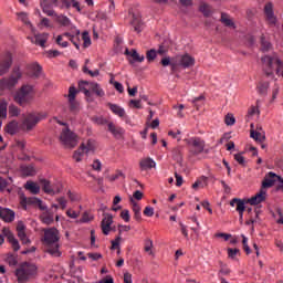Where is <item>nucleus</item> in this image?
<instances>
[{"label":"nucleus","mask_w":283,"mask_h":283,"mask_svg":"<svg viewBox=\"0 0 283 283\" xmlns=\"http://www.w3.org/2000/svg\"><path fill=\"white\" fill-rule=\"evenodd\" d=\"M59 229L50 228L44 231V244L46 245V253L53 255V258H61V251H59Z\"/></svg>","instance_id":"1"},{"label":"nucleus","mask_w":283,"mask_h":283,"mask_svg":"<svg viewBox=\"0 0 283 283\" xmlns=\"http://www.w3.org/2000/svg\"><path fill=\"white\" fill-rule=\"evenodd\" d=\"M22 76L21 67L14 66L9 77L0 80V95H3V92H12L14 87L19 85V81H21Z\"/></svg>","instance_id":"2"},{"label":"nucleus","mask_w":283,"mask_h":283,"mask_svg":"<svg viewBox=\"0 0 283 283\" xmlns=\"http://www.w3.org/2000/svg\"><path fill=\"white\" fill-rule=\"evenodd\" d=\"M39 275V268L30 262H23L15 270V277H18V283L30 282Z\"/></svg>","instance_id":"3"},{"label":"nucleus","mask_w":283,"mask_h":283,"mask_svg":"<svg viewBox=\"0 0 283 283\" xmlns=\"http://www.w3.org/2000/svg\"><path fill=\"white\" fill-rule=\"evenodd\" d=\"M45 116V113H31L25 115L21 124V129H23V132H32Z\"/></svg>","instance_id":"4"},{"label":"nucleus","mask_w":283,"mask_h":283,"mask_svg":"<svg viewBox=\"0 0 283 283\" xmlns=\"http://www.w3.org/2000/svg\"><path fill=\"white\" fill-rule=\"evenodd\" d=\"M60 140L64 147H69L70 149L74 148L75 145H78V136L67 127L62 129Z\"/></svg>","instance_id":"5"},{"label":"nucleus","mask_w":283,"mask_h":283,"mask_svg":"<svg viewBox=\"0 0 283 283\" xmlns=\"http://www.w3.org/2000/svg\"><path fill=\"white\" fill-rule=\"evenodd\" d=\"M20 205L24 211H28V206L32 207L36 205L40 209V211H48V206L43 205V200L36 198V197H25V195L20 196Z\"/></svg>","instance_id":"6"},{"label":"nucleus","mask_w":283,"mask_h":283,"mask_svg":"<svg viewBox=\"0 0 283 283\" xmlns=\"http://www.w3.org/2000/svg\"><path fill=\"white\" fill-rule=\"evenodd\" d=\"M94 149H96V142H94V139H88L86 144L83 143L74 153L73 158L76 163H81L83 155L94 153Z\"/></svg>","instance_id":"7"},{"label":"nucleus","mask_w":283,"mask_h":283,"mask_svg":"<svg viewBox=\"0 0 283 283\" xmlns=\"http://www.w3.org/2000/svg\"><path fill=\"white\" fill-rule=\"evenodd\" d=\"M32 98V86L23 85L14 95V101L18 105H25Z\"/></svg>","instance_id":"8"},{"label":"nucleus","mask_w":283,"mask_h":283,"mask_svg":"<svg viewBox=\"0 0 283 283\" xmlns=\"http://www.w3.org/2000/svg\"><path fill=\"white\" fill-rule=\"evenodd\" d=\"M12 67V53L4 52L0 55V76H6Z\"/></svg>","instance_id":"9"},{"label":"nucleus","mask_w":283,"mask_h":283,"mask_svg":"<svg viewBox=\"0 0 283 283\" xmlns=\"http://www.w3.org/2000/svg\"><path fill=\"white\" fill-rule=\"evenodd\" d=\"M104 218L101 222V229L104 235H109V231H112V224H114V216L112 213L104 212Z\"/></svg>","instance_id":"10"},{"label":"nucleus","mask_w":283,"mask_h":283,"mask_svg":"<svg viewBox=\"0 0 283 283\" xmlns=\"http://www.w3.org/2000/svg\"><path fill=\"white\" fill-rule=\"evenodd\" d=\"M57 6H59V0H42L41 1L42 11L48 17H54V14H56V11H54L52 8H56Z\"/></svg>","instance_id":"11"},{"label":"nucleus","mask_w":283,"mask_h":283,"mask_svg":"<svg viewBox=\"0 0 283 283\" xmlns=\"http://www.w3.org/2000/svg\"><path fill=\"white\" fill-rule=\"evenodd\" d=\"M264 14L270 25H275V23H277V18H275V13L273 12V3L268 2L264 6Z\"/></svg>","instance_id":"12"},{"label":"nucleus","mask_w":283,"mask_h":283,"mask_svg":"<svg viewBox=\"0 0 283 283\" xmlns=\"http://www.w3.org/2000/svg\"><path fill=\"white\" fill-rule=\"evenodd\" d=\"M107 132L114 136V138H123V135L125 134V129L118 125H115L114 122L107 123Z\"/></svg>","instance_id":"13"},{"label":"nucleus","mask_w":283,"mask_h":283,"mask_svg":"<svg viewBox=\"0 0 283 283\" xmlns=\"http://www.w3.org/2000/svg\"><path fill=\"white\" fill-rule=\"evenodd\" d=\"M190 151L198 156V154H202L205 151V142L200 138H195L190 142Z\"/></svg>","instance_id":"14"},{"label":"nucleus","mask_w":283,"mask_h":283,"mask_svg":"<svg viewBox=\"0 0 283 283\" xmlns=\"http://www.w3.org/2000/svg\"><path fill=\"white\" fill-rule=\"evenodd\" d=\"M247 199H240V198H233L230 201V207H235V211H238L239 216L244 214V211H247Z\"/></svg>","instance_id":"15"},{"label":"nucleus","mask_w":283,"mask_h":283,"mask_svg":"<svg viewBox=\"0 0 283 283\" xmlns=\"http://www.w3.org/2000/svg\"><path fill=\"white\" fill-rule=\"evenodd\" d=\"M266 201V191L259 190V192L247 200L248 205L252 207H256V205H262V202Z\"/></svg>","instance_id":"16"},{"label":"nucleus","mask_w":283,"mask_h":283,"mask_svg":"<svg viewBox=\"0 0 283 283\" xmlns=\"http://www.w3.org/2000/svg\"><path fill=\"white\" fill-rule=\"evenodd\" d=\"M14 210L10 208H1L0 209V218L3 222H14Z\"/></svg>","instance_id":"17"},{"label":"nucleus","mask_w":283,"mask_h":283,"mask_svg":"<svg viewBox=\"0 0 283 283\" xmlns=\"http://www.w3.org/2000/svg\"><path fill=\"white\" fill-rule=\"evenodd\" d=\"M108 109L115 114V116H118L119 118H127V113L125 112V108L117 104H107Z\"/></svg>","instance_id":"18"},{"label":"nucleus","mask_w":283,"mask_h":283,"mask_svg":"<svg viewBox=\"0 0 283 283\" xmlns=\"http://www.w3.org/2000/svg\"><path fill=\"white\" fill-rule=\"evenodd\" d=\"M91 87H92V82H88V81L78 82V92H83L86 98H92V92L90 91Z\"/></svg>","instance_id":"19"},{"label":"nucleus","mask_w":283,"mask_h":283,"mask_svg":"<svg viewBox=\"0 0 283 283\" xmlns=\"http://www.w3.org/2000/svg\"><path fill=\"white\" fill-rule=\"evenodd\" d=\"M195 63L196 60L189 54H185L179 57V64L182 67H191Z\"/></svg>","instance_id":"20"},{"label":"nucleus","mask_w":283,"mask_h":283,"mask_svg":"<svg viewBox=\"0 0 283 283\" xmlns=\"http://www.w3.org/2000/svg\"><path fill=\"white\" fill-rule=\"evenodd\" d=\"M49 36L50 35L48 33H39L34 36L33 42L35 45H40V48H45Z\"/></svg>","instance_id":"21"},{"label":"nucleus","mask_w":283,"mask_h":283,"mask_svg":"<svg viewBox=\"0 0 283 283\" xmlns=\"http://www.w3.org/2000/svg\"><path fill=\"white\" fill-rule=\"evenodd\" d=\"M250 138H253L256 143H264L266 140V135L264 132L254 130L253 128L250 130Z\"/></svg>","instance_id":"22"},{"label":"nucleus","mask_w":283,"mask_h":283,"mask_svg":"<svg viewBox=\"0 0 283 283\" xmlns=\"http://www.w3.org/2000/svg\"><path fill=\"white\" fill-rule=\"evenodd\" d=\"M42 189L44 193H48L49 196H56V192L54 191V188L52 186V182L48 179H41Z\"/></svg>","instance_id":"23"},{"label":"nucleus","mask_w":283,"mask_h":283,"mask_svg":"<svg viewBox=\"0 0 283 283\" xmlns=\"http://www.w3.org/2000/svg\"><path fill=\"white\" fill-rule=\"evenodd\" d=\"M53 17H55L56 23H59L63 28H70V25H72V21L66 15H63V14L59 15L55 13Z\"/></svg>","instance_id":"24"},{"label":"nucleus","mask_w":283,"mask_h":283,"mask_svg":"<svg viewBox=\"0 0 283 283\" xmlns=\"http://www.w3.org/2000/svg\"><path fill=\"white\" fill-rule=\"evenodd\" d=\"M24 189H27V191H31V193H33L34 196H36L41 191V187L32 180L27 181V184L24 185Z\"/></svg>","instance_id":"25"},{"label":"nucleus","mask_w":283,"mask_h":283,"mask_svg":"<svg viewBox=\"0 0 283 283\" xmlns=\"http://www.w3.org/2000/svg\"><path fill=\"white\" fill-rule=\"evenodd\" d=\"M275 182H277V179H275V178H271V179L265 178L262 180L260 190L266 191V189H271V187H274Z\"/></svg>","instance_id":"26"},{"label":"nucleus","mask_w":283,"mask_h":283,"mask_svg":"<svg viewBox=\"0 0 283 283\" xmlns=\"http://www.w3.org/2000/svg\"><path fill=\"white\" fill-rule=\"evenodd\" d=\"M90 92H93V93L96 94V96H98L99 98H103V96H105V91H103V90L101 88V85H98V83H96V82H91Z\"/></svg>","instance_id":"27"},{"label":"nucleus","mask_w":283,"mask_h":283,"mask_svg":"<svg viewBox=\"0 0 283 283\" xmlns=\"http://www.w3.org/2000/svg\"><path fill=\"white\" fill-rule=\"evenodd\" d=\"M199 10L203 13V17H211V14H213V8L207 4V2H201Z\"/></svg>","instance_id":"28"},{"label":"nucleus","mask_w":283,"mask_h":283,"mask_svg":"<svg viewBox=\"0 0 283 283\" xmlns=\"http://www.w3.org/2000/svg\"><path fill=\"white\" fill-rule=\"evenodd\" d=\"M132 25L134 28V31L138 34L139 32H143V21H140V19L136 15H133Z\"/></svg>","instance_id":"29"},{"label":"nucleus","mask_w":283,"mask_h":283,"mask_svg":"<svg viewBox=\"0 0 283 283\" xmlns=\"http://www.w3.org/2000/svg\"><path fill=\"white\" fill-rule=\"evenodd\" d=\"M22 176H36V169L33 166H21Z\"/></svg>","instance_id":"30"},{"label":"nucleus","mask_w":283,"mask_h":283,"mask_svg":"<svg viewBox=\"0 0 283 283\" xmlns=\"http://www.w3.org/2000/svg\"><path fill=\"white\" fill-rule=\"evenodd\" d=\"M221 23L227 28H235V23H233V20L227 13H221Z\"/></svg>","instance_id":"31"},{"label":"nucleus","mask_w":283,"mask_h":283,"mask_svg":"<svg viewBox=\"0 0 283 283\" xmlns=\"http://www.w3.org/2000/svg\"><path fill=\"white\" fill-rule=\"evenodd\" d=\"M7 132L8 134H11V136H14L17 132H19V123L17 120H12L7 125Z\"/></svg>","instance_id":"32"},{"label":"nucleus","mask_w":283,"mask_h":283,"mask_svg":"<svg viewBox=\"0 0 283 283\" xmlns=\"http://www.w3.org/2000/svg\"><path fill=\"white\" fill-rule=\"evenodd\" d=\"M42 222L43 224H52L54 222V214L52 212H49L48 208L46 211L43 213Z\"/></svg>","instance_id":"33"},{"label":"nucleus","mask_w":283,"mask_h":283,"mask_svg":"<svg viewBox=\"0 0 283 283\" xmlns=\"http://www.w3.org/2000/svg\"><path fill=\"white\" fill-rule=\"evenodd\" d=\"M142 169H151V167H156V161L151 158H146L140 161Z\"/></svg>","instance_id":"34"},{"label":"nucleus","mask_w":283,"mask_h":283,"mask_svg":"<svg viewBox=\"0 0 283 283\" xmlns=\"http://www.w3.org/2000/svg\"><path fill=\"white\" fill-rule=\"evenodd\" d=\"M62 3L65 6V8H75L78 12H81V6L76 0H62Z\"/></svg>","instance_id":"35"},{"label":"nucleus","mask_w":283,"mask_h":283,"mask_svg":"<svg viewBox=\"0 0 283 283\" xmlns=\"http://www.w3.org/2000/svg\"><path fill=\"white\" fill-rule=\"evenodd\" d=\"M0 118H8V103L0 99Z\"/></svg>","instance_id":"36"},{"label":"nucleus","mask_w":283,"mask_h":283,"mask_svg":"<svg viewBox=\"0 0 283 283\" xmlns=\"http://www.w3.org/2000/svg\"><path fill=\"white\" fill-rule=\"evenodd\" d=\"M207 185H209L207 179H198L195 184H192V189H195V191H198L199 189H205Z\"/></svg>","instance_id":"37"},{"label":"nucleus","mask_w":283,"mask_h":283,"mask_svg":"<svg viewBox=\"0 0 283 283\" xmlns=\"http://www.w3.org/2000/svg\"><path fill=\"white\" fill-rule=\"evenodd\" d=\"M83 48H90L92 45V38H90V32L84 31L82 33Z\"/></svg>","instance_id":"38"},{"label":"nucleus","mask_w":283,"mask_h":283,"mask_svg":"<svg viewBox=\"0 0 283 283\" xmlns=\"http://www.w3.org/2000/svg\"><path fill=\"white\" fill-rule=\"evenodd\" d=\"M2 233L7 238L9 244H12V242H14L17 240V238H14V233H12V231H10V229L3 228Z\"/></svg>","instance_id":"39"},{"label":"nucleus","mask_w":283,"mask_h":283,"mask_svg":"<svg viewBox=\"0 0 283 283\" xmlns=\"http://www.w3.org/2000/svg\"><path fill=\"white\" fill-rule=\"evenodd\" d=\"M269 82H264L259 84L258 90H259V94H261V96H266V92H269Z\"/></svg>","instance_id":"40"},{"label":"nucleus","mask_w":283,"mask_h":283,"mask_svg":"<svg viewBox=\"0 0 283 283\" xmlns=\"http://www.w3.org/2000/svg\"><path fill=\"white\" fill-rule=\"evenodd\" d=\"M30 70L33 76L39 77L41 75V65H39L38 63L31 64Z\"/></svg>","instance_id":"41"},{"label":"nucleus","mask_w":283,"mask_h":283,"mask_svg":"<svg viewBox=\"0 0 283 283\" xmlns=\"http://www.w3.org/2000/svg\"><path fill=\"white\" fill-rule=\"evenodd\" d=\"M130 56L133 61H136L137 63H143V61H145V55L138 54V52L134 49L132 50Z\"/></svg>","instance_id":"42"},{"label":"nucleus","mask_w":283,"mask_h":283,"mask_svg":"<svg viewBox=\"0 0 283 283\" xmlns=\"http://www.w3.org/2000/svg\"><path fill=\"white\" fill-rule=\"evenodd\" d=\"M160 64L163 65V67H167V66L171 65L172 72L176 70V64L171 63V59L170 57L161 59Z\"/></svg>","instance_id":"43"},{"label":"nucleus","mask_w":283,"mask_h":283,"mask_svg":"<svg viewBox=\"0 0 283 283\" xmlns=\"http://www.w3.org/2000/svg\"><path fill=\"white\" fill-rule=\"evenodd\" d=\"M78 34H81V31H77V35H73L71 38V43H73V45L76 48V50H81V40L78 39Z\"/></svg>","instance_id":"44"},{"label":"nucleus","mask_w":283,"mask_h":283,"mask_svg":"<svg viewBox=\"0 0 283 283\" xmlns=\"http://www.w3.org/2000/svg\"><path fill=\"white\" fill-rule=\"evenodd\" d=\"M261 50L263 52H269V50H271V42L266 41L264 36L261 38Z\"/></svg>","instance_id":"45"},{"label":"nucleus","mask_w":283,"mask_h":283,"mask_svg":"<svg viewBox=\"0 0 283 283\" xmlns=\"http://www.w3.org/2000/svg\"><path fill=\"white\" fill-rule=\"evenodd\" d=\"M234 160H237L238 164L241 165V167H247V159L244 158V156H242V154H235Z\"/></svg>","instance_id":"46"},{"label":"nucleus","mask_w":283,"mask_h":283,"mask_svg":"<svg viewBox=\"0 0 283 283\" xmlns=\"http://www.w3.org/2000/svg\"><path fill=\"white\" fill-rule=\"evenodd\" d=\"M219 265H220L219 273H221L222 275H229V273H231V269H228L227 264L223 263L222 261H219Z\"/></svg>","instance_id":"47"},{"label":"nucleus","mask_w":283,"mask_h":283,"mask_svg":"<svg viewBox=\"0 0 283 283\" xmlns=\"http://www.w3.org/2000/svg\"><path fill=\"white\" fill-rule=\"evenodd\" d=\"M120 240H123V238H120V235L116 237L115 240L111 241V249L112 251L119 249L120 248Z\"/></svg>","instance_id":"48"},{"label":"nucleus","mask_w":283,"mask_h":283,"mask_svg":"<svg viewBox=\"0 0 283 283\" xmlns=\"http://www.w3.org/2000/svg\"><path fill=\"white\" fill-rule=\"evenodd\" d=\"M76 94H78V91L76 90V87L71 86L69 88V101H76Z\"/></svg>","instance_id":"49"},{"label":"nucleus","mask_w":283,"mask_h":283,"mask_svg":"<svg viewBox=\"0 0 283 283\" xmlns=\"http://www.w3.org/2000/svg\"><path fill=\"white\" fill-rule=\"evenodd\" d=\"M7 262L9 266H17V264H19V261H17V256H14L13 254H8Z\"/></svg>","instance_id":"50"},{"label":"nucleus","mask_w":283,"mask_h":283,"mask_svg":"<svg viewBox=\"0 0 283 283\" xmlns=\"http://www.w3.org/2000/svg\"><path fill=\"white\" fill-rule=\"evenodd\" d=\"M18 18H19L20 21H22V23H24L25 25H30V19L28 18V13H25V12H20V13H18Z\"/></svg>","instance_id":"51"},{"label":"nucleus","mask_w":283,"mask_h":283,"mask_svg":"<svg viewBox=\"0 0 283 283\" xmlns=\"http://www.w3.org/2000/svg\"><path fill=\"white\" fill-rule=\"evenodd\" d=\"M19 114H21V109L14 105L9 106V116H19Z\"/></svg>","instance_id":"52"},{"label":"nucleus","mask_w":283,"mask_h":283,"mask_svg":"<svg viewBox=\"0 0 283 283\" xmlns=\"http://www.w3.org/2000/svg\"><path fill=\"white\" fill-rule=\"evenodd\" d=\"M146 59H147L148 63H151V61H155L156 60V50L151 49V50L147 51Z\"/></svg>","instance_id":"53"},{"label":"nucleus","mask_w":283,"mask_h":283,"mask_svg":"<svg viewBox=\"0 0 283 283\" xmlns=\"http://www.w3.org/2000/svg\"><path fill=\"white\" fill-rule=\"evenodd\" d=\"M238 253H240V249L228 248V258H231V260H235Z\"/></svg>","instance_id":"54"},{"label":"nucleus","mask_w":283,"mask_h":283,"mask_svg":"<svg viewBox=\"0 0 283 283\" xmlns=\"http://www.w3.org/2000/svg\"><path fill=\"white\" fill-rule=\"evenodd\" d=\"M18 238L21 240L22 244H30V239L25 232H18Z\"/></svg>","instance_id":"55"},{"label":"nucleus","mask_w":283,"mask_h":283,"mask_svg":"<svg viewBox=\"0 0 283 283\" xmlns=\"http://www.w3.org/2000/svg\"><path fill=\"white\" fill-rule=\"evenodd\" d=\"M172 158L177 163H182V154L178 149L172 150Z\"/></svg>","instance_id":"56"},{"label":"nucleus","mask_w":283,"mask_h":283,"mask_svg":"<svg viewBox=\"0 0 283 283\" xmlns=\"http://www.w3.org/2000/svg\"><path fill=\"white\" fill-rule=\"evenodd\" d=\"M70 103V109L72 112H78V102L76 99H69Z\"/></svg>","instance_id":"57"},{"label":"nucleus","mask_w":283,"mask_h":283,"mask_svg":"<svg viewBox=\"0 0 283 283\" xmlns=\"http://www.w3.org/2000/svg\"><path fill=\"white\" fill-rule=\"evenodd\" d=\"M56 43L57 45H60L61 48H67V45H70V43L67 41H63V35H59L56 38Z\"/></svg>","instance_id":"58"},{"label":"nucleus","mask_w":283,"mask_h":283,"mask_svg":"<svg viewBox=\"0 0 283 283\" xmlns=\"http://www.w3.org/2000/svg\"><path fill=\"white\" fill-rule=\"evenodd\" d=\"M224 122H226V125H235V117H233V115L231 114H228L226 116Z\"/></svg>","instance_id":"59"},{"label":"nucleus","mask_w":283,"mask_h":283,"mask_svg":"<svg viewBox=\"0 0 283 283\" xmlns=\"http://www.w3.org/2000/svg\"><path fill=\"white\" fill-rule=\"evenodd\" d=\"M120 219L124 220L125 222H129L130 220L129 210H123L120 212Z\"/></svg>","instance_id":"60"},{"label":"nucleus","mask_w":283,"mask_h":283,"mask_svg":"<svg viewBox=\"0 0 283 283\" xmlns=\"http://www.w3.org/2000/svg\"><path fill=\"white\" fill-rule=\"evenodd\" d=\"M144 216H146L147 218L154 217V208L147 206V207L144 209Z\"/></svg>","instance_id":"61"},{"label":"nucleus","mask_w":283,"mask_h":283,"mask_svg":"<svg viewBox=\"0 0 283 283\" xmlns=\"http://www.w3.org/2000/svg\"><path fill=\"white\" fill-rule=\"evenodd\" d=\"M52 187L55 193H61V191H63V184L61 182L52 184Z\"/></svg>","instance_id":"62"},{"label":"nucleus","mask_w":283,"mask_h":283,"mask_svg":"<svg viewBox=\"0 0 283 283\" xmlns=\"http://www.w3.org/2000/svg\"><path fill=\"white\" fill-rule=\"evenodd\" d=\"M205 102V96L200 95L199 97H196L192 103L196 107H200L202 103Z\"/></svg>","instance_id":"63"},{"label":"nucleus","mask_w":283,"mask_h":283,"mask_svg":"<svg viewBox=\"0 0 283 283\" xmlns=\"http://www.w3.org/2000/svg\"><path fill=\"white\" fill-rule=\"evenodd\" d=\"M94 120L97 125H107V123H109V120L104 117H95Z\"/></svg>","instance_id":"64"}]
</instances>
